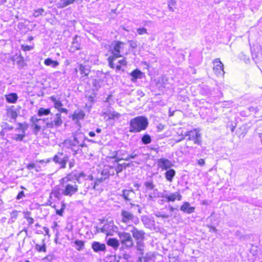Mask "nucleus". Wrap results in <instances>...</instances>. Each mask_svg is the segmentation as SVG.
<instances>
[{
  "instance_id": "f257e3e1",
  "label": "nucleus",
  "mask_w": 262,
  "mask_h": 262,
  "mask_svg": "<svg viewBox=\"0 0 262 262\" xmlns=\"http://www.w3.org/2000/svg\"><path fill=\"white\" fill-rule=\"evenodd\" d=\"M85 176L83 172L74 173L72 172L67 175V177L62 179V180L66 183L64 186V188L62 189V193L66 195L71 196L73 194L75 193L78 191V185L76 184V182L74 184L68 183L69 182H72L74 180L77 181L78 183H80V178H84ZM63 186V185L62 186Z\"/></svg>"
},
{
  "instance_id": "f03ea898",
  "label": "nucleus",
  "mask_w": 262,
  "mask_h": 262,
  "mask_svg": "<svg viewBox=\"0 0 262 262\" xmlns=\"http://www.w3.org/2000/svg\"><path fill=\"white\" fill-rule=\"evenodd\" d=\"M149 122L147 118L144 116H138L132 118L129 121V129L130 133H139L145 130L148 126Z\"/></svg>"
},
{
  "instance_id": "7ed1b4c3",
  "label": "nucleus",
  "mask_w": 262,
  "mask_h": 262,
  "mask_svg": "<svg viewBox=\"0 0 262 262\" xmlns=\"http://www.w3.org/2000/svg\"><path fill=\"white\" fill-rule=\"evenodd\" d=\"M125 43L120 41H113L110 46L109 50L112 54L107 60L110 68L114 69V62L117 61L119 57H122L120 54L121 50L123 48Z\"/></svg>"
},
{
  "instance_id": "20e7f679",
  "label": "nucleus",
  "mask_w": 262,
  "mask_h": 262,
  "mask_svg": "<svg viewBox=\"0 0 262 262\" xmlns=\"http://www.w3.org/2000/svg\"><path fill=\"white\" fill-rule=\"evenodd\" d=\"M41 121L45 123V125L42 128V130L47 128H57L61 126L63 123L60 113H57L54 116H51L50 117L42 118Z\"/></svg>"
},
{
  "instance_id": "39448f33",
  "label": "nucleus",
  "mask_w": 262,
  "mask_h": 262,
  "mask_svg": "<svg viewBox=\"0 0 262 262\" xmlns=\"http://www.w3.org/2000/svg\"><path fill=\"white\" fill-rule=\"evenodd\" d=\"M118 236L120 243V250H129L133 247L134 242L131 234L126 232H118Z\"/></svg>"
},
{
  "instance_id": "423d86ee",
  "label": "nucleus",
  "mask_w": 262,
  "mask_h": 262,
  "mask_svg": "<svg viewBox=\"0 0 262 262\" xmlns=\"http://www.w3.org/2000/svg\"><path fill=\"white\" fill-rule=\"evenodd\" d=\"M120 218L121 222L126 225H137L139 223V219L137 216L132 212L125 209L121 210Z\"/></svg>"
},
{
  "instance_id": "0eeeda50",
  "label": "nucleus",
  "mask_w": 262,
  "mask_h": 262,
  "mask_svg": "<svg viewBox=\"0 0 262 262\" xmlns=\"http://www.w3.org/2000/svg\"><path fill=\"white\" fill-rule=\"evenodd\" d=\"M158 196H160L161 198L165 199L166 201L167 202H173L176 200L178 201H181L182 198V195L179 191L170 193L166 190H164L163 192L159 193Z\"/></svg>"
},
{
  "instance_id": "6e6552de",
  "label": "nucleus",
  "mask_w": 262,
  "mask_h": 262,
  "mask_svg": "<svg viewBox=\"0 0 262 262\" xmlns=\"http://www.w3.org/2000/svg\"><path fill=\"white\" fill-rule=\"evenodd\" d=\"M68 160V156L61 152H58L52 158L53 161L56 164H58L60 165V168H66Z\"/></svg>"
},
{
  "instance_id": "1a4fd4ad",
  "label": "nucleus",
  "mask_w": 262,
  "mask_h": 262,
  "mask_svg": "<svg viewBox=\"0 0 262 262\" xmlns=\"http://www.w3.org/2000/svg\"><path fill=\"white\" fill-rule=\"evenodd\" d=\"M117 229V227L114 225L113 222H110L105 224L101 228L96 227L97 232L105 233L107 236L112 235V232Z\"/></svg>"
},
{
  "instance_id": "9d476101",
  "label": "nucleus",
  "mask_w": 262,
  "mask_h": 262,
  "mask_svg": "<svg viewBox=\"0 0 262 262\" xmlns=\"http://www.w3.org/2000/svg\"><path fill=\"white\" fill-rule=\"evenodd\" d=\"M184 136H187V140H192L194 141V144L201 145L202 142L201 134L196 132V129L185 132Z\"/></svg>"
},
{
  "instance_id": "9b49d317",
  "label": "nucleus",
  "mask_w": 262,
  "mask_h": 262,
  "mask_svg": "<svg viewBox=\"0 0 262 262\" xmlns=\"http://www.w3.org/2000/svg\"><path fill=\"white\" fill-rule=\"evenodd\" d=\"M214 67L213 68L214 72L217 76L224 75L225 72L224 71V65L220 61V59L216 58L213 61Z\"/></svg>"
},
{
  "instance_id": "f8f14e48",
  "label": "nucleus",
  "mask_w": 262,
  "mask_h": 262,
  "mask_svg": "<svg viewBox=\"0 0 262 262\" xmlns=\"http://www.w3.org/2000/svg\"><path fill=\"white\" fill-rule=\"evenodd\" d=\"M132 228L130 232L132 233V237L135 239V241H144L145 239V232L143 230H139L134 226H132Z\"/></svg>"
},
{
  "instance_id": "ddd939ff",
  "label": "nucleus",
  "mask_w": 262,
  "mask_h": 262,
  "mask_svg": "<svg viewBox=\"0 0 262 262\" xmlns=\"http://www.w3.org/2000/svg\"><path fill=\"white\" fill-rule=\"evenodd\" d=\"M83 136L82 134L79 135V137L75 136L73 137V140H70L68 141L69 144L68 148L71 149V147L75 146H81V147H86V144L83 142V141L80 140V137Z\"/></svg>"
},
{
  "instance_id": "4468645a",
  "label": "nucleus",
  "mask_w": 262,
  "mask_h": 262,
  "mask_svg": "<svg viewBox=\"0 0 262 262\" xmlns=\"http://www.w3.org/2000/svg\"><path fill=\"white\" fill-rule=\"evenodd\" d=\"M135 194V193L133 190L123 189L122 190V194L120 195L123 198L126 203H129L132 206H135V204L130 203Z\"/></svg>"
},
{
  "instance_id": "2eb2a0df",
  "label": "nucleus",
  "mask_w": 262,
  "mask_h": 262,
  "mask_svg": "<svg viewBox=\"0 0 262 262\" xmlns=\"http://www.w3.org/2000/svg\"><path fill=\"white\" fill-rule=\"evenodd\" d=\"M18 125L19 127L17 129H20L22 132V134H15L12 136L11 138L16 141H23L24 138L26 137L25 131L27 128V125L26 124L24 125L23 123H19Z\"/></svg>"
},
{
  "instance_id": "dca6fc26",
  "label": "nucleus",
  "mask_w": 262,
  "mask_h": 262,
  "mask_svg": "<svg viewBox=\"0 0 262 262\" xmlns=\"http://www.w3.org/2000/svg\"><path fill=\"white\" fill-rule=\"evenodd\" d=\"M158 166L162 170H167L170 169L173 164L169 160L165 158H160L157 161Z\"/></svg>"
},
{
  "instance_id": "f3484780",
  "label": "nucleus",
  "mask_w": 262,
  "mask_h": 262,
  "mask_svg": "<svg viewBox=\"0 0 262 262\" xmlns=\"http://www.w3.org/2000/svg\"><path fill=\"white\" fill-rule=\"evenodd\" d=\"M91 247L93 251L97 253L104 252L106 250L105 244L99 242H93L92 244Z\"/></svg>"
},
{
  "instance_id": "a211bd4d",
  "label": "nucleus",
  "mask_w": 262,
  "mask_h": 262,
  "mask_svg": "<svg viewBox=\"0 0 262 262\" xmlns=\"http://www.w3.org/2000/svg\"><path fill=\"white\" fill-rule=\"evenodd\" d=\"M141 153L138 150H134L130 154H128V157L125 159V161H128L131 159H137V160L135 162L138 164H141L143 161L140 158H139Z\"/></svg>"
},
{
  "instance_id": "6ab92c4d",
  "label": "nucleus",
  "mask_w": 262,
  "mask_h": 262,
  "mask_svg": "<svg viewBox=\"0 0 262 262\" xmlns=\"http://www.w3.org/2000/svg\"><path fill=\"white\" fill-rule=\"evenodd\" d=\"M6 111L7 116L9 117H10L11 119L12 120L10 121L11 122H15L18 116V114L16 108H15V106L12 105L7 107Z\"/></svg>"
},
{
  "instance_id": "aec40b11",
  "label": "nucleus",
  "mask_w": 262,
  "mask_h": 262,
  "mask_svg": "<svg viewBox=\"0 0 262 262\" xmlns=\"http://www.w3.org/2000/svg\"><path fill=\"white\" fill-rule=\"evenodd\" d=\"M129 76L131 77L130 80L135 82L137 79L142 78L144 76V73L138 69H136L129 73Z\"/></svg>"
},
{
  "instance_id": "412c9836",
  "label": "nucleus",
  "mask_w": 262,
  "mask_h": 262,
  "mask_svg": "<svg viewBox=\"0 0 262 262\" xmlns=\"http://www.w3.org/2000/svg\"><path fill=\"white\" fill-rule=\"evenodd\" d=\"M11 59L12 60L16 62L19 69H21L27 66V63L25 61L24 57H23L20 54L19 55H16L12 57Z\"/></svg>"
},
{
  "instance_id": "4be33fe9",
  "label": "nucleus",
  "mask_w": 262,
  "mask_h": 262,
  "mask_svg": "<svg viewBox=\"0 0 262 262\" xmlns=\"http://www.w3.org/2000/svg\"><path fill=\"white\" fill-rule=\"evenodd\" d=\"M180 209L184 213L191 214L194 212L195 207L190 206V204L189 202H185L181 206Z\"/></svg>"
},
{
  "instance_id": "5701e85b",
  "label": "nucleus",
  "mask_w": 262,
  "mask_h": 262,
  "mask_svg": "<svg viewBox=\"0 0 262 262\" xmlns=\"http://www.w3.org/2000/svg\"><path fill=\"white\" fill-rule=\"evenodd\" d=\"M69 118H72L73 121H76V123L77 124L79 123V120H82L85 117V114L82 110L79 112L75 111L73 114L70 115Z\"/></svg>"
},
{
  "instance_id": "b1692460",
  "label": "nucleus",
  "mask_w": 262,
  "mask_h": 262,
  "mask_svg": "<svg viewBox=\"0 0 262 262\" xmlns=\"http://www.w3.org/2000/svg\"><path fill=\"white\" fill-rule=\"evenodd\" d=\"M81 49L80 38L76 35L73 38L71 50L73 49L72 51L74 52L75 50H81Z\"/></svg>"
},
{
  "instance_id": "393cba45",
  "label": "nucleus",
  "mask_w": 262,
  "mask_h": 262,
  "mask_svg": "<svg viewBox=\"0 0 262 262\" xmlns=\"http://www.w3.org/2000/svg\"><path fill=\"white\" fill-rule=\"evenodd\" d=\"M106 244L115 250H117L120 245L119 239H118L114 237L109 238L106 241Z\"/></svg>"
},
{
  "instance_id": "a878e982",
  "label": "nucleus",
  "mask_w": 262,
  "mask_h": 262,
  "mask_svg": "<svg viewBox=\"0 0 262 262\" xmlns=\"http://www.w3.org/2000/svg\"><path fill=\"white\" fill-rule=\"evenodd\" d=\"M165 170L166 172L164 173L165 179L168 182H171L173 181V178L176 176V170L171 168Z\"/></svg>"
},
{
  "instance_id": "bb28decb",
  "label": "nucleus",
  "mask_w": 262,
  "mask_h": 262,
  "mask_svg": "<svg viewBox=\"0 0 262 262\" xmlns=\"http://www.w3.org/2000/svg\"><path fill=\"white\" fill-rule=\"evenodd\" d=\"M144 186L146 192L150 190H153V191H154V190L157 189L155 188L156 185L154 184V182L151 179L144 182Z\"/></svg>"
},
{
  "instance_id": "cd10ccee",
  "label": "nucleus",
  "mask_w": 262,
  "mask_h": 262,
  "mask_svg": "<svg viewBox=\"0 0 262 262\" xmlns=\"http://www.w3.org/2000/svg\"><path fill=\"white\" fill-rule=\"evenodd\" d=\"M7 102L10 103H15L18 99V95L15 93H11L5 95Z\"/></svg>"
},
{
  "instance_id": "c85d7f7f",
  "label": "nucleus",
  "mask_w": 262,
  "mask_h": 262,
  "mask_svg": "<svg viewBox=\"0 0 262 262\" xmlns=\"http://www.w3.org/2000/svg\"><path fill=\"white\" fill-rule=\"evenodd\" d=\"M37 116L41 117L43 116L51 115L53 116V114L51 113L50 108H45L44 107H40L37 112Z\"/></svg>"
},
{
  "instance_id": "c756f323",
  "label": "nucleus",
  "mask_w": 262,
  "mask_h": 262,
  "mask_svg": "<svg viewBox=\"0 0 262 262\" xmlns=\"http://www.w3.org/2000/svg\"><path fill=\"white\" fill-rule=\"evenodd\" d=\"M79 70L82 77L88 76L90 72L89 66H84L82 64H80L79 66Z\"/></svg>"
},
{
  "instance_id": "7c9ffc66",
  "label": "nucleus",
  "mask_w": 262,
  "mask_h": 262,
  "mask_svg": "<svg viewBox=\"0 0 262 262\" xmlns=\"http://www.w3.org/2000/svg\"><path fill=\"white\" fill-rule=\"evenodd\" d=\"M76 0H59L57 6L58 8H63L71 4H73Z\"/></svg>"
},
{
  "instance_id": "2f4dec72",
  "label": "nucleus",
  "mask_w": 262,
  "mask_h": 262,
  "mask_svg": "<svg viewBox=\"0 0 262 262\" xmlns=\"http://www.w3.org/2000/svg\"><path fill=\"white\" fill-rule=\"evenodd\" d=\"M136 244L137 250L138 251L140 255H142L144 254V250L145 248L144 241H136Z\"/></svg>"
},
{
  "instance_id": "473e14b6",
  "label": "nucleus",
  "mask_w": 262,
  "mask_h": 262,
  "mask_svg": "<svg viewBox=\"0 0 262 262\" xmlns=\"http://www.w3.org/2000/svg\"><path fill=\"white\" fill-rule=\"evenodd\" d=\"M116 157H120V160H125V159L128 157V152L126 150L120 149L116 152Z\"/></svg>"
},
{
  "instance_id": "72a5a7b5",
  "label": "nucleus",
  "mask_w": 262,
  "mask_h": 262,
  "mask_svg": "<svg viewBox=\"0 0 262 262\" xmlns=\"http://www.w3.org/2000/svg\"><path fill=\"white\" fill-rule=\"evenodd\" d=\"M45 239H43L42 240V245H39L38 244H36L35 246V249L39 252H47V246L45 243Z\"/></svg>"
},
{
  "instance_id": "f704fd0d",
  "label": "nucleus",
  "mask_w": 262,
  "mask_h": 262,
  "mask_svg": "<svg viewBox=\"0 0 262 262\" xmlns=\"http://www.w3.org/2000/svg\"><path fill=\"white\" fill-rule=\"evenodd\" d=\"M20 212V211L14 210H13L11 213H10V217L8 220V223L9 224H13L14 223L16 219H17V217L18 216V213Z\"/></svg>"
},
{
  "instance_id": "c9c22d12",
  "label": "nucleus",
  "mask_w": 262,
  "mask_h": 262,
  "mask_svg": "<svg viewBox=\"0 0 262 262\" xmlns=\"http://www.w3.org/2000/svg\"><path fill=\"white\" fill-rule=\"evenodd\" d=\"M44 63L45 65L51 66L52 68H56L59 65V62L57 60H53L50 58L46 59Z\"/></svg>"
},
{
  "instance_id": "e433bc0d",
  "label": "nucleus",
  "mask_w": 262,
  "mask_h": 262,
  "mask_svg": "<svg viewBox=\"0 0 262 262\" xmlns=\"http://www.w3.org/2000/svg\"><path fill=\"white\" fill-rule=\"evenodd\" d=\"M141 141L143 144H148L151 142V136L148 134H145L141 137Z\"/></svg>"
},
{
  "instance_id": "4c0bfd02",
  "label": "nucleus",
  "mask_w": 262,
  "mask_h": 262,
  "mask_svg": "<svg viewBox=\"0 0 262 262\" xmlns=\"http://www.w3.org/2000/svg\"><path fill=\"white\" fill-rule=\"evenodd\" d=\"M74 244L76 245V249L79 251L83 249L84 247V242L83 241L76 239L74 241Z\"/></svg>"
},
{
  "instance_id": "58836bf2",
  "label": "nucleus",
  "mask_w": 262,
  "mask_h": 262,
  "mask_svg": "<svg viewBox=\"0 0 262 262\" xmlns=\"http://www.w3.org/2000/svg\"><path fill=\"white\" fill-rule=\"evenodd\" d=\"M51 100L53 102L54 107L57 110L63 106V104L59 100H57L55 97H51Z\"/></svg>"
},
{
  "instance_id": "ea45409f",
  "label": "nucleus",
  "mask_w": 262,
  "mask_h": 262,
  "mask_svg": "<svg viewBox=\"0 0 262 262\" xmlns=\"http://www.w3.org/2000/svg\"><path fill=\"white\" fill-rule=\"evenodd\" d=\"M104 262H119L115 255H109L105 257Z\"/></svg>"
},
{
  "instance_id": "a19ab883",
  "label": "nucleus",
  "mask_w": 262,
  "mask_h": 262,
  "mask_svg": "<svg viewBox=\"0 0 262 262\" xmlns=\"http://www.w3.org/2000/svg\"><path fill=\"white\" fill-rule=\"evenodd\" d=\"M155 215L157 217H161L162 219H168L170 216H172V213H171L170 214H167L163 213L161 212L158 211L155 213Z\"/></svg>"
},
{
  "instance_id": "79ce46f5",
  "label": "nucleus",
  "mask_w": 262,
  "mask_h": 262,
  "mask_svg": "<svg viewBox=\"0 0 262 262\" xmlns=\"http://www.w3.org/2000/svg\"><path fill=\"white\" fill-rule=\"evenodd\" d=\"M31 127L33 128V133L35 135H37L38 134V132L41 129V126L37 123L32 124Z\"/></svg>"
},
{
  "instance_id": "37998d69",
  "label": "nucleus",
  "mask_w": 262,
  "mask_h": 262,
  "mask_svg": "<svg viewBox=\"0 0 262 262\" xmlns=\"http://www.w3.org/2000/svg\"><path fill=\"white\" fill-rule=\"evenodd\" d=\"M66 207V204L62 202L61 204V207L60 209H56V213L59 215L62 216L63 215V213L64 212V210H65Z\"/></svg>"
},
{
  "instance_id": "c03bdc74",
  "label": "nucleus",
  "mask_w": 262,
  "mask_h": 262,
  "mask_svg": "<svg viewBox=\"0 0 262 262\" xmlns=\"http://www.w3.org/2000/svg\"><path fill=\"white\" fill-rule=\"evenodd\" d=\"M82 147L81 146H75L74 147H71L70 149L73 152V155H75L78 154H82Z\"/></svg>"
},
{
  "instance_id": "a18cd8bd",
  "label": "nucleus",
  "mask_w": 262,
  "mask_h": 262,
  "mask_svg": "<svg viewBox=\"0 0 262 262\" xmlns=\"http://www.w3.org/2000/svg\"><path fill=\"white\" fill-rule=\"evenodd\" d=\"M141 221L146 227H148L150 225V220L147 216H142Z\"/></svg>"
},
{
  "instance_id": "49530a36",
  "label": "nucleus",
  "mask_w": 262,
  "mask_h": 262,
  "mask_svg": "<svg viewBox=\"0 0 262 262\" xmlns=\"http://www.w3.org/2000/svg\"><path fill=\"white\" fill-rule=\"evenodd\" d=\"M120 117V114L116 112H113L112 113L110 114L108 116V119H118Z\"/></svg>"
},
{
  "instance_id": "de8ad7c7",
  "label": "nucleus",
  "mask_w": 262,
  "mask_h": 262,
  "mask_svg": "<svg viewBox=\"0 0 262 262\" xmlns=\"http://www.w3.org/2000/svg\"><path fill=\"white\" fill-rule=\"evenodd\" d=\"M43 12H44V9L42 8H40L37 10H35L33 12V15L35 17H37L40 15H42V13Z\"/></svg>"
},
{
  "instance_id": "09e8293b",
  "label": "nucleus",
  "mask_w": 262,
  "mask_h": 262,
  "mask_svg": "<svg viewBox=\"0 0 262 262\" xmlns=\"http://www.w3.org/2000/svg\"><path fill=\"white\" fill-rule=\"evenodd\" d=\"M92 85L96 91H98V89L101 87L99 80L96 79L93 80Z\"/></svg>"
},
{
  "instance_id": "8fccbe9b",
  "label": "nucleus",
  "mask_w": 262,
  "mask_h": 262,
  "mask_svg": "<svg viewBox=\"0 0 262 262\" xmlns=\"http://www.w3.org/2000/svg\"><path fill=\"white\" fill-rule=\"evenodd\" d=\"M100 174L105 180H106L110 178L108 173L107 171V169L106 168V166H105L104 167V168L101 170Z\"/></svg>"
},
{
  "instance_id": "3c124183",
  "label": "nucleus",
  "mask_w": 262,
  "mask_h": 262,
  "mask_svg": "<svg viewBox=\"0 0 262 262\" xmlns=\"http://www.w3.org/2000/svg\"><path fill=\"white\" fill-rule=\"evenodd\" d=\"M131 257L132 256L128 253H124L122 256L119 257V259L123 258L126 261L125 262H133L132 261L130 260Z\"/></svg>"
},
{
  "instance_id": "603ef678",
  "label": "nucleus",
  "mask_w": 262,
  "mask_h": 262,
  "mask_svg": "<svg viewBox=\"0 0 262 262\" xmlns=\"http://www.w3.org/2000/svg\"><path fill=\"white\" fill-rule=\"evenodd\" d=\"M107 171L108 173L109 176H114L116 172L115 168L111 166H106Z\"/></svg>"
},
{
  "instance_id": "864d4df0",
  "label": "nucleus",
  "mask_w": 262,
  "mask_h": 262,
  "mask_svg": "<svg viewBox=\"0 0 262 262\" xmlns=\"http://www.w3.org/2000/svg\"><path fill=\"white\" fill-rule=\"evenodd\" d=\"M137 32L139 35L148 34L147 29L145 28H139L137 29Z\"/></svg>"
},
{
  "instance_id": "5fc2aeb1",
  "label": "nucleus",
  "mask_w": 262,
  "mask_h": 262,
  "mask_svg": "<svg viewBox=\"0 0 262 262\" xmlns=\"http://www.w3.org/2000/svg\"><path fill=\"white\" fill-rule=\"evenodd\" d=\"M55 258V256L53 254H49L46 256H45L43 259L42 260H48L50 262L52 261L53 259Z\"/></svg>"
},
{
  "instance_id": "6e6d98bb",
  "label": "nucleus",
  "mask_w": 262,
  "mask_h": 262,
  "mask_svg": "<svg viewBox=\"0 0 262 262\" xmlns=\"http://www.w3.org/2000/svg\"><path fill=\"white\" fill-rule=\"evenodd\" d=\"M42 118H37L35 116H32L30 118V122L32 124L37 123L39 121H41Z\"/></svg>"
},
{
  "instance_id": "4d7b16f0",
  "label": "nucleus",
  "mask_w": 262,
  "mask_h": 262,
  "mask_svg": "<svg viewBox=\"0 0 262 262\" xmlns=\"http://www.w3.org/2000/svg\"><path fill=\"white\" fill-rule=\"evenodd\" d=\"M116 172L118 174L122 171L123 169V165L118 164L116 167L115 168Z\"/></svg>"
},
{
  "instance_id": "13d9d810",
  "label": "nucleus",
  "mask_w": 262,
  "mask_h": 262,
  "mask_svg": "<svg viewBox=\"0 0 262 262\" xmlns=\"http://www.w3.org/2000/svg\"><path fill=\"white\" fill-rule=\"evenodd\" d=\"M128 43H129V47L132 49H136L137 47V42L135 40H128Z\"/></svg>"
},
{
  "instance_id": "bf43d9fd",
  "label": "nucleus",
  "mask_w": 262,
  "mask_h": 262,
  "mask_svg": "<svg viewBox=\"0 0 262 262\" xmlns=\"http://www.w3.org/2000/svg\"><path fill=\"white\" fill-rule=\"evenodd\" d=\"M155 191H158V189L154 190V191H153L152 193H150L148 195V199L150 200H152L154 198H155L156 197H158V195H155Z\"/></svg>"
},
{
  "instance_id": "052dcab7",
  "label": "nucleus",
  "mask_w": 262,
  "mask_h": 262,
  "mask_svg": "<svg viewBox=\"0 0 262 262\" xmlns=\"http://www.w3.org/2000/svg\"><path fill=\"white\" fill-rule=\"evenodd\" d=\"M252 59L254 60L255 63L257 62L258 61V55L256 52H254L253 50H251Z\"/></svg>"
},
{
  "instance_id": "680f3d73",
  "label": "nucleus",
  "mask_w": 262,
  "mask_h": 262,
  "mask_svg": "<svg viewBox=\"0 0 262 262\" xmlns=\"http://www.w3.org/2000/svg\"><path fill=\"white\" fill-rule=\"evenodd\" d=\"M25 196V193H24V191H20V192H19V193L17 195L16 199L18 200H20V199L23 198Z\"/></svg>"
},
{
  "instance_id": "e2e57ef3",
  "label": "nucleus",
  "mask_w": 262,
  "mask_h": 262,
  "mask_svg": "<svg viewBox=\"0 0 262 262\" xmlns=\"http://www.w3.org/2000/svg\"><path fill=\"white\" fill-rule=\"evenodd\" d=\"M21 48L25 51H28L32 49L33 48L31 46L28 45H21Z\"/></svg>"
},
{
  "instance_id": "0e129e2a",
  "label": "nucleus",
  "mask_w": 262,
  "mask_h": 262,
  "mask_svg": "<svg viewBox=\"0 0 262 262\" xmlns=\"http://www.w3.org/2000/svg\"><path fill=\"white\" fill-rule=\"evenodd\" d=\"M126 61L125 59L124 58L121 60H118L116 63H117L118 64H120L121 66H126Z\"/></svg>"
},
{
  "instance_id": "69168bd1",
  "label": "nucleus",
  "mask_w": 262,
  "mask_h": 262,
  "mask_svg": "<svg viewBox=\"0 0 262 262\" xmlns=\"http://www.w3.org/2000/svg\"><path fill=\"white\" fill-rule=\"evenodd\" d=\"M36 165L34 163H29L26 166V168L28 170H31L34 168H36Z\"/></svg>"
},
{
  "instance_id": "338daca9",
  "label": "nucleus",
  "mask_w": 262,
  "mask_h": 262,
  "mask_svg": "<svg viewBox=\"0 0 262 262\" xmlns=\"http://www.w3.org/2000/svg\"><path fill=\"white\" fill-rule=\"evenodd\" d=\"M209 228V232H214L215 233H216L217 231V229L215 228V227L213 226H211V225H208L207 226Z\"/></svg>"
},
{
  "instance_id": "774afa93",
  "label": "nucleus",
  "mask_w": 262,
  "mask_h": 262,
  "mask_svg": "<svg viewBox=\"0 0 262 262\" xmlns=\"http://www.w3.org/2000/svg\"><path fill=\"white\" fill-rule=\"evenodd\" d=\"M13 128V127L12 126L8 124L7 123H6L5 125L3 127V129H5L6 130V132H7V130H11Z\"/></svg>"
}]
</instances>
